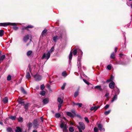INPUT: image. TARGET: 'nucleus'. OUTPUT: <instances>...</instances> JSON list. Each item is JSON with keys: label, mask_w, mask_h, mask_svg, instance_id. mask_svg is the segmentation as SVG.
Wrapping results in <instances>:
<instances>
[{"label": "nucleus", "mask_w": 132, "mask_h": 132, "mask_svg": "<svg viewBox=\"0 0 132 132\" xmlns=\"http://www.w3.org/2000/svg\"><path fill=\"white\" fill-rule=\"evenodd\" d=\"M29 70L31 74V75L36 80L39 81L41 80L42 78L41 76L38 74H36L35 75H33L31 73V70H30V68H29Z\"/></svg>", "instance_id": "nucleus-1"}, {"label": "nucleus", "mask_w": 132, "mask_h": 132, "mask_svg": "<svg viewBox=\"0 0 132 132\" xmlns=\"http://www.w3.org/2000/svg\"><path fill=\"white\" fill-rule=\"evenodd\" d=\"M16 24L15 23H0V26H15Z\"/></svg>", "instance_id": "nucleus-2"}, {"label": "nucleus", "mask_w": 132, "mask_h": 132, "mask_svg": "<svg viewBox=\"0 0 132 132\" xmlns=\"http://www.w3.org/2000/svg\"><path fill=\"white\" fill-rule=\"evenodd\" d=\"M50 52H48L46 54L45 53H44L43 55L42 59H43L45 58L47 60L50 58Z\"/></svg>", "instance_id": "nucleus-3"}, {"label": "nucleus", "mask_w": 132, "mask_h": 132, "mask_svg": "<svg viewBox=\"0 0 132 132\" xmlns=\"http://www.w3.org/2000/svg\"><path fill=\"white\" fill-rule=\"evenodd\" d=\"M115 84L114 82L113 81L111 82L109 84V86L110 88L113 89L115 87Z\"/></svg>", "instance_id": "nucleus-4"}, {"label": "nucleus", "mask_w": 132, "mask_h": 132, "mask_svg": "<svg viewBox=\"0 0 132 132\" xmlns=\"http://www.w3.org/2000/svg\"><path fill=\"white\" fill-rule=\"evenodd\" d=\"M79 127L81 128V129L82 130H84L85 129V126L84 124L82 122H79Z\"/></svg>", "instance_id": "nucleus-5"}, {"label": "nucleus", "mask_w": 132, "mask_h": 132, "mask_svg": "<svg viewBox=\"0 0 132 132\" xmlns=\"http://www.w3.org/2000/svg\"><path fill=\"white\" fill-rule=\"evenodd\" d=\"M29 39V36L28 35H27L23 37V40L25 43L27 42Z\"/></svg>", "instance_id": "nucleus-6"}, {"label": "nucleus", "mask_w": 132, "mask_h": 132, "mask_svg": "<svg viewBox=\"0 0 132 132\" xmlns=\"http://www.w3.org/2000/svg\"><path fill=\"white\" fill-rule=\"evenodd\" d=\"M38 125V122L36 120H35L33 122V127L34 128H37Z\"/></svg>", "instance_id": "nucleus-7"}, {"label": "nucleus", "mask_w": 132, "mask_h": 132, "mask_svg": "<svg viewBox=\"0 0 132 132\" xmlns=\"http://www.w3.org/2000/svg\"><path fill=\"white\" fill-rule=\"evenodd\" d=\"M66 114L67 116L70 117L72 118H73L75 116H74V114H73L71 112H66Z\"/></svg>", "instance_id": "nucleus-8"}, {"label": "nucleus", "mask_w": 132, "mask_h": 132, "mask_svg": "<svg viewBox=\"0 0 132 132\" xmlns=\"http://www.w3.org/2000/svg\"><path fill=\"white\" fill-rule=\"evenodd\" d=\"M65 126H67L66 124H65V122L62 121L60 125V127L61 128H63L65 127Z\"/></svg>", "instance_id": "nucleus-9"}, {"label": "nucleus", "mask_w": 132, "mask_h": 132, "mask_svg": "<svg viewBox=\"0 0 132 132\" xmlns=\"http://www.w3.org/2000/svg\"><path fill=\"white\" fill-rule=\"evenodd\" d=\"M99 107V106H93L90 108V110L91 111L94 110V111H95Z\"/></svg>", "instance_id": "nucleus-10"}, {"label": "nucleus", "mask_w": 132, "mask_h": 132, "mask_svg": "<svg viewBox=\"0 0 132 132\" xmlns=\"http://www.w3.org/2000/svg\"><path fill=\"white\" fill-rule=\"evenodd\" d=\"M31 76L29 72L27 71L26 75V78H27L28 80H29L31 78Z\"/></svg>", "instance_id": "nucleus-11"}, {"label": "nucleus", "mask_w": 132, "mask_h": 132, "mask_svg": "<svg viewBox=\"0 0 132 132\" xmlns=\"http://www.w3.org/2000/svg\"><path fill=\"white\" fill-rule=\"evenodd\" d=\"M114 90L116 94H118L119 92V89L117 88V87H115L114 88Z\"/></svg>", "instance_id": "nucleus-12"}, {"label": "nucleus", "mask_w": 132, "mask_h": 132, "mask_svg": "<svg viewBox=\"0 0 132 132\" xmlns=\"http://www.w3.org/2000/svg\"><path fill=\"white\" fill-rule=\"evenodd\" d=\"M48 99L47 98H46L43 100V102L44 104H45L48 103Z\"/></svg>", "instance_id": "nucleus-13"}, {"label": "nucleus", "mask_w": 132, "mask_h": 132, "mask_svg": "<svg viewBox=\"0 0 132 132\" xmlns=\"http://www.w3.org/2000/svg\"><path fill=\"white\" fill-rule=\"evenodd\" d=\"M15 131V132H21L22 129L20 127H16V129Z\"/></svg>", "instance_id": "nucleus-14"}, {"label": "nucleus", "mask_w": 132, "mask_h": 132, "mask_svg": "<svg viewBox=\"0 0 132 132\" xmlns=\"http://www.w3.org/2000/svg\"><path fill=\"white\" fill-rule=\"evenodd\" d=\"M98 127L99 129L101 131H104V129L103 128L102 126L100 124H99L98 125Z\"/></svg>", "instance_id": "nucleus-15"}, {"label": "nucleus", "mask_w": 132, "mask_h": 132, "mask_svg": "<svg viewBox=\"0 0 132 132\" xmlns=\"http://www.w3.org/2000/svg\"><path fill=\"white\" fill-rule=\"evenodd\" d=\"M3 102L5 104L7 103L8 102V99L7 97H4L3 100Z\"/></svg>", "instance_id": "nucleus-16"}, {"label": "nucleus", "mask_w": 132, "mask_h": 132, "mask_svg": "<svg viewBox=\"0 0 132 132\" xmlns=\"http://www.w3.org/2000/svg\"><path fill=\"white\" fill-rule=\"evenodd\" d=\"M53 40L55 42H56L57 40L59 39V37L57 36H54L53 37Z\"/></svg>", "instance_id": "nucleus-17"}, {"label": "nucleus", "mask_w": 132, "mask_h": 132, "mask_svg": "<svg viewBox=\"0 0 132 132\" xmlns=\"http://www.w3.org/2000/svg\"><path fill=\"white\" fill-rule=\"evenodd\" d=\"M32 54V52L31 51H28L27 53V55L29 56Z\"/></svg>", "instance_id": "nucleus-18"}, {"label": "nucleus", "mask_w": 132, "mask_h": 132, "mask_svg": "<svg viewBox=\"0 0 132 132\" xmlns=\"http://www.w3.org/2000/svg\"><path fill=\"white\" fill-rule=\"evenodd\" d=\"M32 126V124L30 122H29L27 125V127L29 128V129H30Z\"/></svg>", "instance_id": "nucleus-19"}, {"label": "nucleus", "mask_w": 132, "mask_h": 132, "mask_svg": "<svg viewBox=\"0 0 132 132\" xmlns=\"http://www.w3.org/2000/svg\"><path fill=\"white\" fill-rule=\"evenodd\" d=\"M117 95L116 94L112 98V100L111 101L112 102H113L115 100H116L117 98Z\"/></svg>", "instance_id": "nucleus-20"}, {"label": "nucleus", "mask_w": 132, "mask_h": 132, "mask_svg": "<svg viewBox=\"0 0 132 132\" xmlns=\"http://www.w3.org/2000/svg\"><path fill=\"white\" fill-rule=\"evenodd\" d=\"M4 34V31L3 30H0V37H2Z\"/></svg>", "instance_id": "nucleus-21"}, {"label": "nucleus", "mask_w": 132, "mask_h": 132, "mask_svg": "<svg viewBox=\"0 0 132 132\" xmlns=\"http://www.w3.org/2000/svg\"><path fill=\"white\" fill-rule=\"evenodd\" d=\"M110 57L112 59H114L115 57V54L113 53H112L111 54Z\"/></svg>", "instance_id": "nucleus-22"}, {"label": "nucleus", "mask_w": 132, "mask_h": 132, "mask_svg": "<svg viewBox=\"0 0 132 132\" xmlns=\"http://www.w3.org/2000/svg\"><path fill=\"white\" fill-rule=\"evenodd\" d=\"M57 101L60 104H62L63 102V101L60 98H58L57 99Z\"/></svg>", "instance_id": "nucleus-23"}, {"label": "nucleus", "mask_w": 132, "mask_h": 132, "mask_svg": "<svg viewBox=\"0 0 132 132\" xmlns=\"http://www.w3.org/2000/svg\"><path fill=\"white\" fill-rule=\"evenodd\" d=\"M72 51H71L69 55V59L70 60H71L72 57Z\"/></svg>", "instance_id": "nucleus-24"}, {"label": "nucleus", "mask_w": 132, "mask_h": 132, "mask_svg": "<svg viewBox=\"0 0 132 132\" xmlns=\"http://www.w3.org/2000/svg\"><path fill=\"white\" fill-rule=\"evenodd\" d=\"M101 86H96L95 87V88H97L99 89V90L100 91H101L102 90V89L101 88Z\"/></svg>", "instance_id": "nucleus-25"}, {"label": "nucleus", "mask_w": 132, "mask_h": 132, "mask_svg": "<svg viewBox=\"0 0 132 132\" xmlns=\"http://www.w3.org/2000/svg\"><path fill=\"white\" fill-rule=\"evenodd\" d=\"M5 55H2L0 58V60L1 61H3L5 57Z\"/></svg>", "instance_id": "nucleus-26"}, {"label": "nucleus", "mask_w": 132, "mask_h": 132, "mask_svg": "<svg viewBox=\"0 0 132 132\" xmlns=\"http://www.w3.org/2000/svg\"><path fill=\"white\" fill-rule=\"evenodd\" d=\"M9 118L12 120H15L16 117L15 116H11L9 117Z\"/></svg>", "instance_id": "nucleus-27"}, {"label": "nucleus", "mask_w": 132, "mask_h": 132, "mask_svg": "<svg viewBox=\"0 0 132 132\" xmlns=\"http://www.w3.org/2000/svg\"><path fill=\"white\" fill-rule=\"evenodd\" d=\"M33 27V26H31V25H29L27 26L26 27H25L23 29H26L28 28H32Z\"/></svg>", "instance_id": "nucleus-28"}, {"label": "nucleus", "mask_w": 132, "mask_h": 132, "mask_svg": "<svg viewBox=\"0 0 132 132\" xmlns=\"http://www.w3.org/2000/svg\"><path fill=\"white\" fill-rule=\"evenodd\" d=\"M69 130L70 132H73L74 130L72 127H70L69 128Z\"/></svg>", "instance_id": "nucleus-29"}, {"label": "nucleus", "mask_w": 132, "mask_h": 132, "mask_svg": "<svg viewBox=\"0 0 132 132\" xmlns=\"http://www.w3.org/2000/svg\"><path fill=\"white\" fill-rule=\"evenodd\" d=\"M47 30L46 29H44V30L43 31H42V35L43 36L44 35L45 33L47 32Z\"/></svg>", "instance_id": "nucleus-30"}, {"label": "nucleus", "mask_w": 132, "mask_h": 132, "mask_svg": "<svg viewBox=\"0 0 132 132\" xmlns=\"http://www.w3.org/2000/svg\"><path fill=\"white\" fill-rule=\"evenodd\" d=\"M62 75L64 77H65L67 75V74L66 71H64L62 73Z\"/></svg>", "instance_id": "nucleus-31"}, {"label": "nucleus", "mask_w": 132, "mask_h": 132, "mask_svg": "<svg viewBox=\"0 0 132 132\" xmlns=\"http://www.w3.org/2000/svg\"><path fill=\"white\" fill-rule=\"evenodd\" d=\"M18 120L19 122H22L23 121V118L21 117H19L18 119Z\"/></svg>", "instance_id": "nucleus-32"}, {"label": "nucleus", "mask_w": 132, "mask_h": 132, "mask_svg": "<svg viewBox=\"0 0 132 132\" xmlns=\"http://www.w3.org/2000/svg\"><path fill=\"white\" fill-rule=\"evenodd\" d=\"M46 94V92L44 91H42L40 93V94L42 95H44Z\"/></svg>", "instance_id": "nucleus-33"}, {"label": "nucleus", "mask_w": 132, "mask_h": 132, "mask_svg": "<svg viewBox=\"0 0 132 132\" xmlns=\"http://www.w3.org/2000/svg\"><path fill=\"white\" fill-rule=\"evenodd\" d=\"M63 131L64 132L67 131L68 130L67 129V126H65V127L63 128Z\"/></svg>", "instance_id": "nucleus-34"}, {"label": "nucleus", "mask_w": 132, "mask_h": 132, "mask_svg": "<svg viewBox=\"0 0 132 132\" xmlns=\"http://www.w3.org/2000/svg\"><path fill=\"white\" fill-rule=\"evenodd\" d=\"M79 92L78 91L75 92L74 93V96L75 97H76L78 95Z\"/></svg>", "instance_id": "nucleus-35"}, {"label": "nucleus", "mask_w": 132, "mask_h": 132, "mask_svg": "<svg viewBox=\"0 0 132 132\" xmlns=\"http://www.w3.org/2000/svg\"><path fill=\"white\" fill-rule=\"evenodd\" d=\"M60 116V115L59 113H56L55 114V117L57 118H59Z\"/></svg>", "instance_id": "nucleus-36"}, {"label": "nucleus", "mask_w": 132, "mask_h": 132, "mask_svg": "<svg viewBox=\"0 0 132 132\" xmlns=\"http://www.w3.org/2000/svg\"><path fill=\"white\" fill-rule=\"evenodd\" d=\"M21 90L22 92L24 94H26V92L25 90L23 88H21Z\"/></svg>", "instance_id": "nucleus-37"}, {"label": "nucleus", "mask_w": 132, "mask_h": 132, "mask_svg": "<svg viewBox=\"0 0 132 132\" xmlns=\"http://www.w3.org/2000/svg\"><path fill=\"white\" fill-rule=\"evenodd\" d=\"M110 112V110H109L108 111H106L105 112L104 114L105 115H107L109 114Z\"/></svg>", "instance_id": "nucleus-38"}, {"label": "nucleus", "mask_w": 132, "mask_h": 132, "mask_svg": "<svg viewBox=\"0 0 132 132\" xmlns=\"http://www.w3.org/2000/svg\"><path fill=\"white\" fill-rule=\"evenodd\" d=\"M82 104L81 103H77V105H78L79 107H81L82 106Z\"/></svg>", "instance_id": "nucleus-39"}, {"label": "nucleus", "mask_w": 132, "mask_h": 132, "mask_svg": "<svg viewBox=\"0 0 132 132\" xmlns=\"http://www.w3.org/2000/svg\"><path fill=\"white\" fill-rule=\"evenodd\" d=\"M11 76L10 75H9L7 77V80H11Z\"/></svg>", "instance_id": "nucleus-40"}, {"label": "nucleus", "mask_w": 132, "mask_h": 132, "mask_svg": "<svg viewBox=\"0 0 132 132\" xmlns=\"http://www.w3.org/2000/svg\"><path fill=\"white\" fill-rule=\"evenodd\" d=\"M66 85V84L65 83H64L63 85L61 87V89H62L63 90L64 88L65 87V86Z\"/></svg>", "instance_id": "nucleus-41"}, {"label": "nucleus", "mask_w": 132, "mask_h": 132, "mask_svg": "<svg viewBox=\"0 0 132 132\" xmlns=\"http://www.w3.org/2000/svg\"><path fill=\"white\" fill-rule=\"evenodd\" d=\"M29 106V104H25L24 105V108L26 110H27L28 109Z\"/></svg>", "instance_id": "nucleus-42"}, {"label": "nucleus", "mask_w": 132, "mask_h": 132, "mask_svg": "<svg viewBox=\"0 0 132 132\" xmlns=\"http://www.w3.org/2000/svg\"><path fill=\"white\" fill-rule=\"evenodd\" d=\"M114 78V77L112 76V75H111V77L110 79V80L111 82H112V81H113V80Z\"/></svg>", "instance_id": "nucleus-43"}, {"label": "nucleus", "mask_w": 132, "mask_h": 132, "mask_svg": "<svg viewBox=\"0 0 132 132\" xmlns=\"http://www.w3.org/2000/svg\"><path fill=\"white\" fill-rule=\"evenodd\" d=\"M94 130L95 132H98V129L96 127H95L94 128Z\"/></svg>", "instance_id": "nucleus-44"}, {"label": "nucleus", "mask_w": 132, "mask_h": 132, "mask_svg": "<svg viewBox=\"0 0 132 132\" xmlns=\"http://www.w3.org/2000/svg\"><path fill=\"white\" fill-rule=\"evenodd\" d=\"M45 87L44 85L43 84L41 85L40 88H41V89L43 90L44 88Z\"/></svg>", "instance_id": "nucleus-45"}, {"label": "nucleus", "mask_w": 132, "mask_h": 132, "mask_svg": "<svg viewBox=\"0 0 132 132\" xmlns=\"http://www.w3.org/2000/svg\"><path fill=\"white\" fill-rule=\"evenodd\" d=\"M77 51L76 50H75L73 52V54L74 55H75L77 54Z\"/></svg>", "instance_id": "nucleus-46"}, {"label": "nucleus", "mask_w": 132, "mask_h": 132, "mask_svg": "<svg viewBox=\"0 0 132 132\" xmlns=\"http://www.w3.org/2000/svg\"><path fill=\"white\" fill-rule=\"evenodd\" d=\"M107 68L109 70H111V66L110 65H108L107 66Z\"/></svg>", "instance_id": "nucleus-47"}, {"label": "nucleus", "mask_w": 132, "mask_h": 132, "mask_svg": "<svg viewBox=\"0 0 132 132\" xmlns=\"http://www.w3.org/2000/svg\"><path fill=\"white\" fill-rule=\"evenodd\" d=\"M84 119H85V120L87 123H88L89 122V120H88V119L87 118L85 117V118Z\"/></svg>", "instance_id": "nucleus-48"}, {"label": "nucleus", "mask_w": 132, "mask_h": 132, "mask_svg": "<svg viewBox=\"0 0 132 132\" xmlns=\"http://www.w3.org/2000/svg\"><path fill=\"white\" fill-rule=\"evenodd\" d=\"M109 107V105L108 104H106L104 107V108L106 110Z\"/></svg>", "instance_id": "nucleus-49"}, {"label": "nucleus", "mask_w": 132, "mask_h": 132, "mask_svg": "<svg viewBox=\"0 0 132 132\" xmlns=\"http://www.w3.org/2000/svg\"><path fill=\"white\" fill-rule=\"evenodd\" d=\"M54 48L53 47H52L51 49H50V51H49V52H50V53H51L53 51H54Z\"/></svg>", "instance_id": "nucleus-50"}, {"label": "nucleus", "mask_w": 132, "mask_h": 132, "mask_svg": "<svg viewBox=\"0 0 132 132\" xmlns=\"http://www.w3.org/2000/svg\"><path fill=\"white\" fill-rule=\"evenodd\" d=\"M7 130L8 132H10L11 131H12V129L11 128H8L7 129Z\"/></svg>", "instance_id": "nucleus-51"}, {"label": "nucleus", "mask_w": 132, "mask_h": 132, "mask_svg": "<svg viewBox=\"0 0 132 132\" xmlns=\"http://www.w3.org/2000/svg\"><path fill=\"white\" fill-rule=\"evenodd\" d=\"M77 127L79 129V132H82V130H81V129L80 128V127H79V126H77Z\"/></svg>", "instance_id": "nucleus-52"}, {"label": "nucleus", "mask_w": 132, "mask_h": 132, "mask_svg": "<svg viewBox=\"0 0 132 132\" xmlns=\"http://www.w3.org/2000/svg\"><path fill=\"white\" fill-rule=\"evenodd\" d=\"M84 81V82L86 84H87L88 85H89V83L85 79H83Z\"/></svg>", "instance_id": "nucleus-53"}, {"label": "nucleus", "mask_w": 132, "mask_h": 132, "mask_svg": "<svg viewBox=\"0 0 132 132\" xmlns=\"http://www.w3.org/2000/svg\"><path fill=\"white\" fill-rule=\"evenodd\" d=\"M13 28L14 30H16L18 29V28L16 26H14L13 27Z\"/></svg>", "instance_id": "nucleus-54"}, {"label": "nucleus", "mask_w": 132, "mask_h": 132, "mask_svg": "<svg viewBox=\"0 0 132 132\" xmlns=\"http://www.w3.org/2000/svg\"><path fill=\"white\" fill-rule=\"evenodd\" d=\"M109 95V93H106L105 95V96L107 97H108V96Z\"/></svg>", "instance_id": "nucleus-55"}, {"label": "nucleus", "mask_w": 132, "mask_h": 132, "mask_svg": "<svg viewBox=\"0 0 132 132\" xmlns=\"http://www.w3.org/2000/svg\"><path fill=\"white\" fill-rule=\"evenodd\" d=\"M61 104H59L58 105V110H59L61 108Z\"/></svg>", "instance_id": "nucleus-56"}, {"label": "nucleus", "mask_w": 132, "mask_h": 132, "mask_svg": "<svg viewBox=\"0 0 132 132\" xmlns=\"http://www.w3.org/2000/svg\"><path fill=\"white\" fill-rule=\"evenodd\" d=\"M71 112L72 113V114H74V116H75L76 114L74 110H71Z\"/></svg>", "instance_id": "nucleus-57"}, {"label": "nucleus", "mask_w": 132, "mask_h": 132, "mask_svg": "<svg viewBox=\"0 0 132 132\" xmlns=\"http://www.w3.org/2000/svg\"><path fill=\"white\" fill-rule=\"evenodd\" d=\"M118 50V48L117 47H116L115 49V52H117Z\"/></svg>", "instance_id": "nucleus-58"}, {"label": "nucleus", "mask_w": 132, "mask_h": 132, "mask_svg": "<svg viewBox=\"0 0 132 132\" xmlns=\"http://www.w3.org/2000/svg\"><path fill=\"white\" fill-rule=\"evenodd\" d=\"M110 81V79H108L106 81V82H109Z\"/></svg>", "instance_id": "nucleus-59"}, {"label": "nucleus", "mask_w": 132, "mask_h": 132, "mask_svg": "<svg viewBox=\"0 0 132 132\" xmlns=\"http://www.w3.org/2000/svg\"><path fill=\"white\" fill-rule=\"evenodd\" d=\"M73 104L74 105H77V103H76L73 102Z\"/></svg>", "instance_id": "nucleus-60"}, {"label": "nucleus", "mask_w": 132, "mask_h": 132, "mask_svg": "<svg viewBox=\"0 0 132 132\" xmlns=\"http://www.w3.org/2000/svg\"><path fill=\"white\" fill-rule=\"evenodd\" d=\"M60 36H59V38H62V35L60 33Z\"/></svg>", "instance_id": "nucleus-61"}, {"label": "nucleus", "mask_w": 132, "mask_h": 132, "mask_svg": "<svg viewBox=\"0 0 132 132\" xmlns=\"http://www.w3.org/2000/svg\"><path fill=\"white\" fill-rule=\"evenodd\" d=\"M109 99V97H106V100L107 101H108Z\"/></svg>", "instance_id": "nucleus-62"}, {"label": "nucleus", "mask_w": 132, "mask_h": 132, "mask_svg": "<svg viewBox=\"0 0 132 132\" xmlns=\"http://www.w3.org/2000/svg\"><path fill=\"white\" fill-rule=\"evenodd\" d=\"M119 56H120V57L122 56L123 55V54H119Z\"/></svg>", "instance_id": "nucleus-63"}, {"label": "nucleus", "mask_w": 132, "mask_h": 132, "mask_svg": "<svg viewBox=\"0 0 132 132\" xmlns=\"http://www.w3.org/2000/svg\"><path fill=\"white\" fill-rule=\"evenodd\" d=\"M70 124H71V125H74V123H73V122H71Z\"/></svg>", "instance_id": "nucleus-64"}]
</instances>
